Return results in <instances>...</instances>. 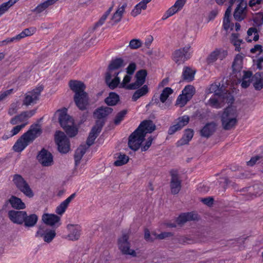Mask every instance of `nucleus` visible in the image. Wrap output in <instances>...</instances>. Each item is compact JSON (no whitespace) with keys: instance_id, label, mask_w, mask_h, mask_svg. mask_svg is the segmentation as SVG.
<instances>
[{"instance_id":"cd10ccee","label":"nucleus","mask_w":263,"mask_h":263,"mask_svg":"<svg viewBox=\"0 0 263 263\" xmlns=\"http://www.w3.org/2000/svg\"><path fill=\"white\" fill-rule=\"evenodd\" d=\"M196 70H193L191 67L185 66L183 69L181 81L190 82L194 80Z\"/></svg>"},{"instance_id":"7ed1b4c3","label":"nucleus","mask_w":263,"mask_h":263,"mask_svg":"<svg viewBox=\"0 0 263 263\" xmlns=\"http://www.w3.org/2000/svg\"><path fill=\"white\" fill-rule=\"evenodd\" d=\"M67 111L66 108L57 110L59 122L67 135L70 137H73L78 134V129L74 126L73 118L67 114Z\"/></svg>"},{"instance_id":"1a4fd4ad","label":"nucleus","mask_w":263,"mask_h":263,"mask_svg":"<svg viewBox=\"0 0 263 263\" xmlns=\"http://www.w3.org/2000/svg\"><path fill=\"white\" fill-rule=\"evenodd\" d=\"M128 239L129 236L126 234H123L121 237L119 238L118 240L119 249L124 254L136 256V252L133 250L130 249V243L128 241Z\"/></svg>"},{"instance_id":"7c9ffc66","label":"nucleus","mask_w":263,"mask_h":263,"mask_svg":"<svg viewBox=\"0 0 263 263\" xmlns=\"http://www.w3.org/2000/svg\"><path fill=\"white\" fill-rule=\"evenodd\" d=\"M254 81L253 86L255 90H260L263 88V72H257L252 78Z\"/></svg>"},{"instance_id":"58836bf2","label":"nucleus","mask_w":263,"mask_h":263,"mask_svg":"<svg viewBox=\"0 0 263 263\" xmlns=\"http://www.w3.org/2000/svg\"><path fill=\"white\" fill-rule=\"evenodd\" d=\"M221 103L219 97L213 96L209 100L207 104L212 107L219 108L221 107Z\"/></svg>"},{"instance_id":"79ce46f5","label":"nucleus","mask_w":263,"mask_h":263,"mask_svg":"<svg viewBox=\"0 0 263 263\" xmlns=\"http://www.w3.org/2000/svg\"><path fill=\"white\" fill-rule=\"evenodd\" d=\"M146 7L147 6L141 1L135 6L130 14L133 16L135 17L141 13L142 10L146 9Z\"/></svg>"},{"instance_id":"0eeeda50","label":"nucleus","mask_w":263,"mask_h":263,"mask_svg":"<svg viewBox=\"0 0 263 263\" xmlns=\"http://www.w3.org/2000/svg\"><path fill=\"white\" fill-rule=\"evenodd\" d=\"M195 93V87L191 85L186 86L182 91L177 100L176 104H180V106H184L193 97Z\"/></svg>"},{"instance_id":"6ab92c4d","label":"nucleus","mask_w":263,"mask_h":263,"mask_svg":"<svg viewBox=\"0 0 263 263\" xmlns=\"http://www.w3.org/2000/svg\"><path fill=\"white\" fill-rule=\"evenodd\" d=\"M26 212L24 211L10 210L8 213L9 219L14 223L22 224L24 222V217Z\"/></svg>"},{"instance_id":"dca6fc26","label":"nucleus","mask_w":263,"mask_h":263,"mask_svg":"<svg viewBox=\"0 0 263 263\" xmlns=\"http://www.w3.org/2000/svg\"><path fill=\"white\" fill-rule=\"evenodd\" d=\"M189 120L190 118L186 115L179 117L176 120V123L170 127L168 130V134L169 135H173L176 132L180 130L189 123Z\"/></svg>"},{"instance_id":"49530a36","label":"nucleus","mask_w":263,"mask_h":263,"mask_svg":"<svg viewBox=\"0 0 263 263\" xmlns=\"http://www.w3.org/2000/svg\"><path fill=\"white\" fill-rule=\"evenodd\" d=\"M254 25L257 27L261 26L263 24V13L259 12L253 17Z\"/></svg>"},{"instance_id":"3c124183","label":"nucleus","mask_w":263,"mask_h":263,"mask_svg":"<svg viewBox=\"0 0 263 263\" xmlns=\"http://www.w3.org/2000/svg\"><path fill=\"white\" fill-rule=\"evenodd\" d=\"M242 62L240 61L239 62V61L234 60L232 64V68L234 73L240 71L242 67Z\"/></svg>"},{"instance_id":"4468645a","label":"nucleus","mask_w":263,"mask_h":263,"mask_svg":"<svg viewBox=\"0 0 263 263\" xmlns=\"http://www.w3.org/2000/svg\"><path fill=\"white\" fill-rule=\"evenodd\" d=\"M147 72L145 69L138 70L135 75L136 81L128 85V88L136 89L142 86L145 82Z\"/></svg>"},{"instance_id":"a211bd4d","label":"nucleus","mask_w":263,"mask_h":263,"mask_svg":"<svg viewBox=\"0 0 263 263\" xmlns=\"http://www.w3.org/2000/svg\"><path fill=\"white\" fill-rule=\"evenodd\" d=\"M28 134L29 133H25L16 141L13 146V150L15 152H21L29 145V143L31 142L30 141V138L28 136Z\"/></svg>"},{"instance_id":"09e8293b","label":"nucleus","mask_w":263,"mask_h":263,"mask_svg":"<svg viewBox=\"0 0 263 263\" xmlns=\"http://www.w3.org/2000/svg\"><path fill=\"white\" fill-rule=\"evenodd\" d=\"M142 46V42L139 39H133L129 42L128 47L132 49H137Z\"/></svg>"},{"instance_id":"864d4df0","label":"nucleus","mask_w":263,"mask_h":263,"mask_svg":"<svg viewBox=\"0 0 263 263\" xmlns=\"http://www.w3.org/2000/svg\"><path fill=\"white\" fill-rule=\"evenodd\" d=\"M136 64L134 62H132L129 64L126 68V72L129 75H132L135 72L136 69Z\"/></svg>"},{"instance_id":"c03bdc74","label":"nucleus","mask_w":263,"mask_h":263,"mask_svg":"<svg viewBox=\"0 0 263 263\" xmlns=\"http://www.w3.org/2000/svg\"><path fill=\"white\" fill-rule=\"evenodd\" d=\"M26 133H29L28 136L30 138V141L32 142L39 135H41L42 130L39 128L34 127L28 130Z\"/></svg>"},{"instance_id":"13d9d810","label":"nucleus","mask_w":263,"mask_h":263,"mask_svg":"<svg viewBox=\"0 0 263 263\" xmlns=\"http://www.w3.org/2000/svg\"><path fill=\"white\" fill-rule=\"evenodd\" d=\"M187 221L197 220L198 219V214L194 212L185 213Z\"/></svg>"},{"instance_id":"b1692460","label":"nucleus","mask_w":263,"mask_h":263,"mask_svg":"<svg viewBox=\"0 0 263 263\" xmlns=\"http://www.w3.org/2000/svg\"><path fill=\"white\" fill-rule=\"evenodd\" d=\"M112 73L106 72L105 82L108 87L111 90H114L120 85V79L119 77L114 78L111 80Z\"/></svg>"},{"instance_id":"0e129e2a","label":"nucleus","mask_w":263,"mask_h":263,"mask_svg":"<svg viewBox=\"0 0 263 263\" xmlns=\"http://www.w3.org/2000/svg\"><path fill=\"white\" fill-rule=\"evenodd\" d=\"M173 235V234L171 232H164L158 234L157 237L159 239H163L165 238L171 237Z\"/></svg>"},{"instance_id":"6e6552de","label":"nucleus","mask_w":263,"mask_h":263,"mask_svg":"<svg viewBox=\"0 0 263 263\" xmlns=\"http://www.w3.org/2000/svg\"><path fill=\"white\" fill-rule=\"evenodd\" d=\"M191 47L186 46L183 48L176 50L172 54V59L176 63L180 64L190 58L189 50Z\"/></svg>"},{"instance_id":"f3484780","label":"nucleus","mask_w":263,"mask_h":263,"mask_svg":"<svg viewBox=\"0 0 263 263\" xmlns=\"http://www.w3.org/2000/svg\"><path fill=\"white\" fill-rule=\"evenodd\" d=\"M56 235L55 230H44V227L40 226L39 230L36 232L35 236L43 237L45 242H50Z\"/></svg>"},{"instance_id":"9d476101","label":"nucleus","mask_w":263,"mask_h":263,"mask_svg":"<svg viewBox=\"0 0 263 263\" xmlns=\"http://www.w3.org/2000/svg\"><path fill=\"white\" fill-rule=\"evenodd\" d=\"M36 159L43 166H50L53 164L52 155L44 148L38 153Z\"/></svg>"},{"instance_id":"39448f33","label":"nucleus","mask_w":263,"mask_h":263,"mask_svg":"<svg viewBox=\"0 0 263 263\" xmlns=\"http://www.w3.org/2000/svg\"><path fill=\"white\" fill-rule=\"evenodd\" d=\"M12 181L17 189L28 197L31 198L34 196L33 192L28 183L21 175H14Z\"/></svg>"},{"instance_id":"423d86ee","label":"nucleus","mask_w":263,"mask_h":263,"mask_svg":"<svg viewBox=\"0 0 263 263\" xmlns=\"http://www.w3.org/2000/svg\"><path fill=\"white\" fill-rule=\"evenodd\" d=\"M55 141L58 145V151L63 154L67 153L70 150V141L65 134L61 132H56Z\"/></svg>"},{"instance_id":"473e14b6","label":"nucleus","mask_w":263,"mask_h":263,"mask_svg":"<svg viewBox=\"0 0 263 263\" xmlns=\"http://www.w3.org/2000/svg\"><path fill=\"white\" fill-rule=\"evenodd\" d=\"M219 97L222 103H227L228 104L232 105L234 101L233 96L225 88L222 90V93L220 94Z\"/></svg>"},{"instance_id":"aec40b11","label":"nucleus","mask_w":263,"mask_h":263,"mask_svg":"<svg viewBox=\"0 0 263 263\" xmlns=\"http://www.w3.org/2000/svg\"><path fill=\"white\" fill-rule=\"evenodd\" d=\"M113 109L107 106H101L95 110L93 113L94 116L97 119L96 121H103L104 125L106 122L105 118L110 114Z\"/></svg>"},{"instance_id":"a18cd8bd","label":"nucleus","mask_w":263,"mask_h":263,"mask_svg":"<svg viewBox=\"0 0 263 263\" xmlns=\"http://www.w3.org/2000/svg\"><path fill=\"white\" fill-rule=\"evenodd\" d=\"M160 98H158L157 97H156L155 96H154L152 98V101L150 102V104H152V105L156 104L158 105V106L161 109H165L167 108L170 105V103L166 102L164 104H161L160 103Z\"/></svg>"},{"instance_id":"4be33fe9","label":"nucleus","mask_w":263,"mask_h":263,"mask_svg":"<svg viewBox=\"0 0 263 263\" xmlns=\"http://www.w3.org/2000/svg\"><path fill=\"white\" fill-rule=\"evenodd\" d=\"M216 124L212 122L206 123L200 130V136L206 138L210 137L216 131Z\"/></svg>"},{"instance_id":"37998d69","label":"nucleus","mask_w":263,"mask_h":263,"mask_svg":"<svg viewBox=\"0 0 263 263\" xmlns=\"http://www.w3.org/2000/svg\"><path fill=\"white\" fill-rule=\"evenodd\" d=\"M173 92V90L170 87H165L164 88L160 96V101L161 102L166 103L168 97Z\"/></svg>"},{"instance_id":"4d7b16f0","label":"nucleus","mask_w":263,"mask_h":263,"mask_svg":"<svg viewBox=\"0 0 263 263\" xmlns=\"http://www.w3.org/2000/svg\"><path fill=\"white\" fill-rule=\"evenodd\" d=\"M26 124L27 123H23L21 125H17L14 127L10 132L12 135L13 136L18 134L20 132V131L26 126Z\"/></svg>"},{"instance_id":"393cba45","label":"nucleus","mask_w":263,"mask_h":263,"mask_svg":"<svg viewBox=\"0 0 263 263\" xmlns=\"http://www.w3.org/2000/svg\"><path fill=\"white\" fill-rule=\"evenodd\" d=\"M76 193L72 194L66 199L62 202L59 205H58L55 210V212L59 215H62L66 211L69 203L76 197Z\"/></svg>"},{"instance_id":"2eb2a0df","label":"nucleus","mask_w":263,"mask_h":263,"mask_svg":"<svg viewBox=\"0 0 263 263\" xmlns=\"http://www.w3.org/2000/svg\"><path fill=\"white\" fill-rule=\"evenodd\" d=\"M239 4L234 10L233 16L235 20L240 22L246 16L247 3L245 0H238Z\"/></svg>"},{"instance_id":"f257e3e1","label":"nucleus","mask_w":263,"mask_h":263,"mask_svg":"<svg viewBox=\"0 0 263 263\" xmlns=\"http://www.w3.org/2000/svg\"><path fill=\"white\" fill-rule=\"evenodd\" d=\"M156 129V125L152 120H144L137 129L128 137V145L129 147L137 151L141 146L144 141L146 134L151 133Z\"/></svg>"},{"instance_id":"f03ea898","label":"nucleus","mask_w":263,"mask_h":263,"mask_svg":"<svg viewBox=\"0 0 263 263\" xmlns=\"http://www.w3.org/2000/svg\"><path fill=\"white\" fill-rule=\"evenodd\" d=\"M69 86L75 93L73 99L77 107L81 110H85L88 104V94L84 91L85 85L80 81L70 80Z\"/></svg>"},{"instance_id":"5fc2aeb1","label":"nucleus","mask_w":263,"mask_h":263,"mask_svg":"<svg viewBox=\"0 0 263 263\" xmlns=\"http://www.w3.org/2000/svg\"><path fill=\"white\" fill-rule=\"evenodd\" d=\"M153 140L154 138L152 136L148 137L147 141L145 142V145L141 146V151H146L152 145V143Z\"/></svg>"},{"instance_id":"c9c22d12","label":"nucleus","mask_w":263,"mask_h":263,"mask_svg":"<svg viewBox=\"0 0 263 263\" xmlns=\"http://www.w3.org/2000/svg\"><path fill=\"white\" fill-rule=\"evenodd\" d=\"M224 88V86L223 84L220 86V84L219 83H218V84L214 83L210 85L208 93H214L213 96L219 97L220 94L222 93V90Z\"/></svg>"},{"instance_id":"f8f14e48","label":"nucleus","mask_w":263,"mask_h":263,"mask_svg":"<svg viewBox=\"0 0 263 263\" xmlns=\"http://www.w3.org/2000/svg\"><path fill=\"white\" fill-rule=\"evenodd\" d=\"M170 175L171 176L170 182L171 193L175 195L178 194L181 190V180L179 178L177 170H171L170 171Z\"/></svg>"},{"instance_id":"f704fd0d","label":"nucleus","mask_w":263,"mask_h":263,"mask_svg":"<svg viewBox=\"0 0 263 263\" xmlns=\"http://www.w3.org/2000/svg\"><path fill=\"white\" fill-rule=\"evenodd\" d=\"M120 101L119 96L115 92H110L104 102L108 106H115Z\"/></svg>"},{"instance_id":"e2e57ef3","label":"nucleus","mask_w":263,"mask_h":263,"mask_svg":"<svg viewBox=\"0 0 263 263\" xmlns=\"http://www.w3.org/2000/svg\"><path fill=\"white\" fill-rule=\"evenodd\" d=\"M144 239L147 241L153 242L154 241L153 236L147 229L144 230Z\"/></svg>"},{"instance_id":"69168bd1","label":"nucleus","mask_w":263,"mask_h":263,"mask_svg":"<svg viewBox=\"0 0 263 263\" xmlns=\"http://www.w3.org/2000/svg\"><path fill=\"white\" fill-rule=\"evenodd\" d=\"M201 201L205 204L208 206H211L213 205L214 202V199L213 197H209L207 198H203L201 200Z\"/></svg>"},{"instance_id":"c756f323","label":"nucleus","mask_w":263,"mask_h":263,"mask_svg":"<svg viewBox=\"0 0 263 263\" xmlns=\"http://www.w3.org/2000/svg\"><path fill=\"white\" fill-rule=\"evenodd\" d=\"M194 131L193 129L190 128L185 129L182 137L177 142V145L179 146L188 144L192 139Z\"/></svg>"},{"instance_id":"ddd939ff","label":"nucleus","mask_w":263,"mask_h":263,"mask_svg":"<svg viewBox=\"0 0 263 263\" xmlns=\"http://www.w3.org/2000/svg\"><path fill=\"white\" fill-rule=\"evenodd\" d=\"M43 88V86H40L26 94L23 100V105L28 106L32 103H35L36 101L39 100V96Z\"/></svg>"},{"instance_id":"a878e982","label":"nucleus","mask_w":263,"mask_h":263,"mask_svg":"<svg viewBox=\"0 0 263 263\" xmlns=\"http://www.w3.org/2000/svg\"><path fill=\"white\" fill-rule=\"evenodd\" d=\"M10 203L11 206L16 210H23L25 209V204L22 201L21 198L15 196H12L6 202L5 205Z\"/></svg>"},{"instance_id":"603ef678","label":"nucleus","mask_w":263,"mask_h":263,"mask_svg":"<svg viewBox=\"0 0 263 263\" xmlns=\"http://www.w3.org/2000/svg\"><path fill=\"white\" fill-rule=\"evenodd\" d=\"M24 120L23 115L21 112L20 115L15 116L14 117L12 118L10 121V123L12 125H15L17 124L18 122H23Z\"/></svg>"},{"instance_id":"774afa93","label":"nucleus","mask_w":263,"mask_h":263,"mask_svg":"<svg viewBox=\"0 0 263 263\" xmlns=\"http://www.w3.org/2000/svg\"><path fill=\"white\" fill-rule=\"evenodd\" d=\"M35 29L34 28H26L24 29L22 32L24 33V36L26 37L33 34L35 32Z\"/></svg>"},{"instance_id":"6e6d98bb","label":"nucleus","mask_w":263,"mask_h":263,"mask_svg":"<svg viewBox=\"0 0 263 263\" xmlns=\"http://www.w3.org/2000/svg\"><path fill=\"white\" fill-rule=\"evenodd\" d=\"M233 26V24L230 23V18H223V27L224 30L227 31L229 28H231V29L232 30Z\"/></svg>"},{"instance_id":"de8ad7c7","label":"nucleus","mask_w":263,"mask_h":263,"mask_svg":"<svg viewBox=\"0 0 263 263\" xmlns=\"http://www.w3.org/2000/svg\"><path fill=\"white\" fill-rule=\"evenodd\" d=\"M127 112V110L124 109L118 112L115 117L114 119V123L116 125H118L120 123L121 121L123 120Z\"/></svg>"},{"instance_id":"20e7f679","label":"nucleus","mask_w":263,"mask_h":263,"mask_svg":"<svg viewBox=\"0 0 263 263\" xmlns=\"http://www.w3.org/2000/svg\"><path fill=\"white\" fill-rule=\"evenodd\" d=\"M237 112L235 108L232 106L227 107L221 117L222 127L225 130H230L236 124L237 120Z\"/></svg>"},{"instance_id":"052dcab7","label":"nucleus","mask_w":263,"mask_h":263,"mask_svg":"<svg viewBox=\"0 0 263 263\" xmlns=\"http://www.w3.org/2000/svg\"><path fill=\"white\" fill-rule=\"evenodd\" d=\"M108 15L106 14L105 13L102 16V17L100 18V19L98 21L95 25L93 29H95L96 28L102 25L105 22V21L106 20V18L107 17Z\"/></svg>"},{"instance_id":"680f3d73","label":"nucleus","mask_w":263,"mask_h":263,"mask_svg":"<svg viewBox=\"0 0 263 263\" xmlns=\"http://www.w3.org/2000/svg\"><path fill=\"white\" fill-rule=\"evenodd\" d=\"M36 112V109H32L29 111H25L22 112L23 117L24 118V120H25L27 119H28L32 116H33L35 113Z\"/></svg>"},{"instance_id":"bf43d9fd","label":"nucleus","mask_w":263,"mask_h":263,"mask_svg":"<svg viewBox=\"0 0 263 263\" xmlns=\"http://www.w3.org/2000/svg\"><path fill=\"white\" fill-rule=\"evenodd\" d=\"M187 221L185 213H182L177 218L176 222L178 224H182Z\"/></svg>"},{"instance_id":"412c9836","label":"nucleus","mask_w":263,"mask_h":263,"mask_svg":"<svg viewBox=\"0 0 263 263\" xmlns=\"http://www.w3.org/2000/svg\"><path fill=\"white\" fill-rule=\"evenodd\" d=\"M60 217L54 214H44L42 216L43 221L48 226L55 227L56 228L61 225Z\"/></svg>"},{"instance_id":"5701e85b","label":"nucleus","mask_w":263,"mask_h":263,"mask_svg":"<svg viewBox=\"0 0 263 263\" xmlns=\"http://www.w3.org/2000/svg\"><path fill=\"white\" fill-rule=\"evenodd\" d=\"M67 228L70 231V233L67 236L66 238L72 241L77 240L79 239L81 235V229L79 226L69 224L67 226Z\"/></svg>"},{"instance_id":"c85d7f7f","label":"nucleus","mask_w":263,"mask_h":263,"mask_svg":"<svg viewBox=\"0 0 263 263\" xmlns=\"http://www.w3.org/2000/svg\"><path fill=\"white\" fill-rule=\"evenodd\" d=\"M89 147L88 146H86L85 144H83L80 145V146L76 150L74 155L75 167L77 166L79 164L82 158L85 154L86 150Z\"/></svg>"},{"instance_id":"72a5a7b5","label":"nucleus","mask_w":263,"mask_h":263,"mask_svg":"<svg viewBox=\"0 0 263 263\" xmlns=\"http://www.w3.org/2000/svg\"><path fill=\"white\" fill-rule=\"evenodd\" d=\"M38 220V217L35 214H32L28 215L26 213V215L24 217V226L25 227H34Z\"/></svg>"},{"instance_id":"ea45409f","label":"nucleus","mask_w":263,"mask_h":263,"mask_svg":"<svg viewBox=\"0 0 263 263\" xmlns=\"http://www.w3.org/2000/svg\"><path fill=\"white\" fill-rule=\"evenodd\" d=\"M117 160L115 161L114 165L115 166H122L126 163L129 160V157L124 154H117Z\"/></svg>"},{"instance_id":"9b49d317","label":"nucleus","mask_w":263,"mask_h":263,"mask_svg":"<svg viewBox=\"0 0 263 263\" xmlns=\"http://www.w3.org/2000/svg\"><path fill=\"white\" fill-rule=\"evenodd\" d=\"M103 126L104 122L103 121H96L95 125L92 127L87 139L86 146L89 147L94 143L95 139L101 133Z\"/></svg>"},{"instance_id":"338daca9","label":"nucleus","mask_w":263,"mask_h":263,"mask_svg":"<svg viewBox=\"0 0 263 263\" xmlns=\"http://www.w3.org/2000/svg\"><path fill=\"white\" fill-rule=\"evenodd\" d=\"M179 10H180V9H178V7H177V6H175V5H174L173 6H172L171 8H170L166 11V12L171 16L173 15H174L175 13H176L177 12H178Z\"/></svg>"},{"instance_id":"bb28decb","label":"nucleus","mask_w":263,"mask_h":263,"mask_svg":"<svg viewBox=\"0 0 263 263\" xmlns=\"http://www.w3.org/2000/svg\"><path fill=\"white\" fill-rule=\"evenodd\" d=\"M125 65L126 63H124V60L122 58H116L114 60H112L110 62L108 66L107 71L106 72L112 73V71L123 67Z\"/></svg>"},{"instance_id":"8fccbe9b","label":"nucleus","mask_w":263,"mask_h":263,"mask_svg":"<svg viewBox=\"0 0 263 263\" xmlns=\"http://www.w3.org/2000/svg\"><path fill=\"white\" fill-rule=\"evenodd\" d=\"M130 76L127 74L124 76L122 82L119 85V88H124L128 90H134L133 89L128 88V85H127L131 80L132 77Z\"/></svg>"},{"instance_id":"e433bc0d","label":"nucleus","mask_w":263,"mask_h":263,"mask_svg":"<svg viewBox=\"0 0 263 263\" xmlns=\"http://www.w3.org/2000/svg\"><path fill=\"white\" fill-rule=\"evenodd\" d=\"M59 0H47L44 2L39 4L33 11L36 13H40L45 10L49 6L53 5Z\"/></svg>"},{"instance_id":"4c0bfd02","label":"nucleus","mask_w":263,"mask_h":263,"mask_svg":"<svg viewBox=\"0 0 263 263\" xmlns=\"http://www.w3.org/2000/svg\"><path fill=\"white\" fill-rule=\"evenodd\" d=\"M126 7L127 4L124 3L121 7H119L114 14L111 19L115 22V23H117L121 21L125 8Z\"/></svg>"},{"instance_id":"2f4dec72","label":"nucleus","mask_w":263,"mask_h":263,"mask_svg":"<svg viewBox=\"0 0 263 263\" xmlns=\"http://www.w3.org/2000/svg\"><path fill=\"white\" fill-rule=\"evenodd\" d=\"M133 93L132 100L133 101H136L140 98L145 96L149 92V88L147 85H142L141 87H139Z\"/></svg>"},{"instance_id":"a19ab883","label":"nucleus","mask_w":263,"mask_h":263,"mask_svg":"<svg viewBox=\"0 0 263 263\" xmlns=\"http://www.w3.org/2000/svg\"><path fill=\"white\" fill-rule=\"evenodd\" d=\"M220 50L219 49H216L212 51L206 59L207 64L210 65L215 62L220 55Z\"/></svg>"}]
</instances>
